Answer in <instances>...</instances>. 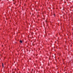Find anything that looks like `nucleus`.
<instances>
[{
	"label": "nucleus",
	"mask_w": 73,
	"mask_h": 73,
	"mask_svg": "<svg viewBox=\"0 0 73 73\" xmlns=\"http://www.w3.org/2000/svg\"><path fill=\"white\" fill-rule=\"evenodd\" d=\"M54 16H55V14H54Z\"/></svg>",
	"instance_id": "3"
},
{
	"label": "nucleus",
	"mask_w": 73,
	"mask_h": 73,
	"mask_svg": "<svg viewBox=\"0 0 73 73\" xmlns=\"http://www.w3.org/2000/svg\"><path fill=\"white\" fill-rule=\"evenodd\" d=\"M2 66L3 67H4V64H3V63L2 64Z\"/></svg>",
	"instance_id": "2"
},
{
	"label": "nucleus",
	"mask_w": 73,
	"mask_h": 73,
	"mask_svg": "<svg viewBox=\"0 0 73 73\" xmlns=\"http://www.w3.org/2000/svg\"><path fill=\"white\" fill-rule=\"evenodd\" d=\"M20 42H21V43H23V41H22V40H20Z\"/></svg>",
	"instance_id": "1"
},
{
	"label": "nucleus",
	"mask_w": 73,
	"mask_h": 73,
	"mask_svg": "<svg viewBox=\"0 0 73 73\" xmlns=\"http://www.w3.org/2000/svg\"><path fill=\"white\" fill-rule=\"evenodd\" d=\"M45 22H47V21H46Z\"/></svg>",
	"instance_id": "4"
}]
</instances>
